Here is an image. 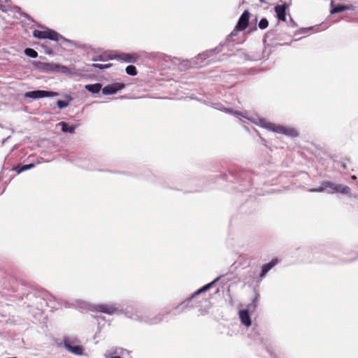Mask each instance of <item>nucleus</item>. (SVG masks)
<instances>
[{
  "mask_svg": "<svg viewBox=\"0 0 358 358\" xmlns=\"http://www.w3.org/2000/svg\"><path fill=\"white\" fill-rule=\"evenodd\" d=\"M69 102L62 101V100H58L57 101V105L58 108L60 109L66 108L69 106Z\"/></svg>",
  "mask_w": 358,
  "mask_h": 358,
  "instance_id": "nucleus-25",
  "label": "nucleus"
},
{
  "mask_svg": "<svg viewBox=\"0 0 358 358\" xmlns=\"http://www.w3.org/2000/svg\"><path fill=\"white\" fill-rule=\"evenodd\" d=\"M278 259H273L269 263L264 264L262 267L260 278H264L266 273L278 264Z\"/></svg>",
  "mask_w": 358,
  "mask_h": 358,
  "instance_id": "nucleus-16",
  "label": "nucleus"
},
{
  "mask_svg": "<svg viewBox=\"0 0 358 358\" xmlns=\"http://www.w3.org/2000/svg\"><path fill=\"white\" fill-rule=\"evenodd\" d=\"M275 11L277 15V17L279 20L285 21L286 20V4L277 5L275 6Z\"/></svg>",
  "mask_w": 358,
  "mask_h": 358,
  "instance_id": "nucleus-13",
  "label": "nucleus"
},
{
  "mask_svg": "<svg viewBox=\"0 0 358 358\" xmlns=\"http://www.w3.org/2000/svg\"><path fill=\"white\" fill-rule=\"evenodd\" d=\"M33 36L35 38H39V39H45L48 38L52 41H69L65 38H64L62 35L59 34L56 31L51 30L50 29H46L44 31H40V30H34L33 31Z\"/></svg>",
  "mask_w": 358,
  "mask_h": 358,
  "instance_id": "nucleus-3",
  "label": "nucleus"
},
{
  "mask_svg": "<svg viewBox=\"0 0 358 358\" xmlns=\"http://www.w3.org/2000/svg\"><path fill=\"white\" fill-rule=\"evenodd\" d=\"M258 297H259V295L257 294L256 298L254 299L251 305L249 306V308L250 307H252L253 308H255L256 306H257V300H258Z\"/></svg>",
  "mask_w": 358,
  "mask_h": 358,
  "instance_id": "nucleus-29",
  "label": "nucleus"
},
{
  "mask_svg": "<svg viewBox=\"0 0 358 358\" xmlns=\"http://www.w3.org/2000/svg\"><path fill=\"white\" fill-rule=\"evenodd\" d=\"M45 69L46 71H59V65L53 63L44 64Z\"/></svg>",
  "mask_w": 358,
  "mask_h": 358,
  "instance_id": "nucleus-20",
  "label": "nucleus"
},
{
  "mask_svg": "<svg viewBox=\"0 0 358 358\" xmlns=\"http://www.w3.org/2000/svg\"><path fill=\"white\" fill-rule=\"evenodd\" d=\"M34 165L33 164H26L22 166L20 169L19 170L18 173H20L22 171H27L28 169H30L31 168H33Z\"/></svg>",
  "mask_w": 358,
  "mask_h": 358,
  "instance_id": "nucleus-27",
  "label": "nucleus"
},
{
  "mask_svg": "<svg viewBox=\"0 0 358 358\" xmlns=\"http://www.w3.org/2000/svg\"><path fill=\"white\" fill-rule=\"evenodd\" d=\"M59 71L64 73H69V69L65 66L59 65Z\"/></svg>",
  "mask_w": 358,
  "mask_h": 358,
  "instance_id": "nucleus-28",
  "label": "nucleus"
},
{
  "mask_svg": "<svg viewBox=\"0 0 358 358\" xmlns=\"http://www.w3.org/2000/svg\"><path fill=\"white\" fill-rule=\"evenodd\" d=\"M220 279V277H217L213 281H212L211 282L204 285L203 287H202L201 289H199V290H197L196 292H195L191 298L194 297V296L196 295H198L202 292H206L208 291V289H210L213 285L216 282H217Z\"/></svg>",
  "mask_w": 358,
  "mask_h": 358,
  "instance_id": "nucleus-17",
  "label": "nucleus"
},
{
  "mask_svg": "<svg viewBox=\"0 0 358 358\" xmlns=\"http://www.w3.org/2000/svg\"><path fill=\"white\" fill-rule=\"evenodd\" d=\"M259 28L261 29H265L268 26V22L266 18H262L259 22Z\"/></svg>",
  "mask_w": 358,
  "mask_h": 358,
  "instance_id": "nucleus-23",
  "label": "nucleus"
},
{
  "mask_svg": "<svg viewBox=\"0 0 358 358\" xmlns=\"http://www.w3.org/2000/svg\"><path fill=\"white\" fill-rule=\"evenodd\" d=\"M354 6L351 4L344 5V4H336L333 1H331V10L330 13L331 14L338 13L345 10H353Z\"/></svg>",
  "mask_w": 358,
  "mask_h": 358,
  "instance_id": "nucleus-11",
  "label": "nucleus"
},
{
  "mask_svg": "<svg viewBox=\"0 0 358 358\" xmlns=\"http://www.w3.org/2000/svg\"><path fill=\"white\" fill-rule=\"evenodd\" d=\"M57 126H60L62 131L65 133L73 134L75 132L76 127L73 126H69L65 122H60Z\"/></svg>",
  "mask_w": 358,
  "mask_h": 358,
  "instance_id": "nucleus-18",
  "label": "nucleus"
},
{
  "mask_svg": "<svg viewBox=\"0 0 358 358\" xmlns=\"http://www.w3.org/2000/svg\"><path fill=\"white\" fill-rule=\"evenodd\" d=\"M215 108L220 110H224L227 113H231L234 115L236 116L237 117H244L254 124L259 125L263 128L266 129L268 131H272L273 132L278 133V134H285L289 136H296L298 133L296 130H295L293 128L290 127H286L280 124H275L271 122H269L266 121L264 118H261L259 116L253 115V116H247L245 114H243L242 113H240L238 111H234L231 109L224 108L222 107H218L217 104H216L214 106Z\"/></svg>",
  "mask_w": 358,
  "mask_h": 358,
  "instance_id": "nucleus-1",
  "label": "nucleus"
},
{
  "mask_svg": "<svg viewBox=\"0 0 358 358\" xmlns=\"http://www.w3.org/2000/svg\"><path fill=\"white\" fill-rule=\"evenodd\" d=\"M105 358H131L130 352L122 348H113L104 353Z\"/></svg>",
  "mask_w": 358,
  "mask_h": 358,
  "instance_id": "nucleus-5",
  "label": "nucleus"
},
{
  "mask_svg": "<svg viewBox=\"0 0 358 358\" xmlns=\"http://www.w3.org/2000/svg\"><path fill=\"white\" fill-rule=\"evenodd\" d=\"M57 95V93L53 92H48L45 90H35L26 92L24 94V97L35 99L43 97H52Z\"/></svg>",
  "mask_w": 358,
  "mask_h": 358,
  "instance_id": "nucleus-6",
  "label": "nucleus"
},
{
  "mask_svg": "<svg viewBox=\"0 0 358 358\" xmlns=\"http://www.w3.org/2000/svg\"><path fill=\"white\" fill-rule=\"evenodd\" d=\"M9 0H0V10H1L3 12H6L7 10L8 7L10 6L8 4V6L5 5L4 3H8Z\"/></svg>",
  "mask_w": 358,
  "mask_h": 358,
  "instance_id": "nucleus-24",
  "label": "nucleus"
},
{
  "mask_svg": "<svg viewBox=\"0 0 358 358\" xmlns=\"http://www.w3.org/2000/svg\"><path fill=\"white\" fill-rule=\"evenodd\" d=\"M125 87L124 83H115L105 86L102 89V93L105 95L114 94L117 92L124 89Z\"/></svg>",
  "mask_w": 358,
  "mask_h": 358,
  "instance_id": "nucleus-8",
  "label": "nucleus"
},
{
  "mask_svg": "<svg viewBox=\"0 0 358 358\" xmlns=\"http://www.w3.org/2000/svg\"><path fill=\"white\" fill-rule=\"evenodd\" d=\"M124 314L127 317L133 320L144 322L150 324L157 323L162 320L161 316L157 318L150 319L147 315H143L141 311L139 310H135L134 313H131L129 310H127Z\"/></svg>",
  "mask_w": 358,
  "mask_h": 358,
  "instance_id": "nucleus-4",
  "label": "nucleus"
},
{
  "mask_svg": "<svg viewBox=\"0 0 358 358\" xmlns=\"http://www.w3.org/2000/svg\"><path fill=\"white\" fill-rule=\"evenodd\" d=\"M113 58L122 60L127 63H135L138 58V55L137 54L120 53L110 57V59Z\"/></svg>",
  "mask_w": 358,
  "mask_h": 358,
  "instance_id": "nucleus-10",
  "label": "nucleus"
},
{
  "mask_svg": "<svg viewBox=\"0 0 358 358\" xmlns=\"http://www.w3.org/2000/svg\"><path fill=\"white\" fill-rule=\"evenodd\" d=\"M239 317L241 322L246 327H250L252 324L250 315L248 310H241L239 311Z\"/></svg>",
  "mask_w": 358,
  "mask_h": 358,
  "instance_id": "nucleus-15",
  "label": "nucleus"
},
{
  "mask_svg": "<svg viewBox=\"0 0 358 358\" xmlns=\"http://www.w3.org/2000/svg\"><path fill=\"white\" fill-rule=\"evenodd\" d=\"M78 305L81 308H88L91 310H94L97 312L106 313L108 315H113L115 313L119 312V309L113 304H97V305H90L85 301H78Z\"/></svg>",
  "mask_w": 358,
  "mask_h": 358,
  "instance_id": "nucleus-2",
  "label": "nucleus"
},
{
  "mask_svg": "<svg viewBox=\"0 0 358 358\" xmlns=\"http://www.w3.org/2000/svg\"><path fill=\"white\" fill-rule=\"evenodd\" d=\"M24 54L31 58H36L38 56L37 52L35 50L29 48L24 50Z\"/></svg>",
  "mask_w": 358,
  "mask_h": 358,
  "instance_id": "nucleus-21",
  "label": "nucleus"
},
{
  "mask_svg": "<svg viewBox=\"0 0 358 358\" xmlns=\"http://www.w3.org/2000/svg\"><path fill=\"white\" fill-rule=\"evenodd\" d=\"M340 165L343 169H344V170L347 169V165L345 162H340Z\"/></svg>",
  "mask_w": 358,
  "mask_h": 358,
  "instance_id": "nucleus-30",
  "label": "nucleus"
},
{
  "mask_svg": "<svg viewBox=\"0 0 358 358\" xmlns=\"http://www.w3.org/2000/svg\"><path fill=\"white\" fill-rule=\"evenodd\" d=\"M85 88L92 94H96L101 90V85L100 83L86 85Z\"/></svg>",
  "mask_w": 358,
  "mask_h": 358,
  "instance_id": "nucleus-19",
  "label": "nucleus"
},
{
  "mask_svg": "<svg viewBox=\"0 0 358 358\" xmlns=\"http://www.w3.org/2000/svg\"><path fill=\"white\" fill-rule=\"evenodd\" d=\"M91 66L92 67H94V68H98V69H104L109 68L111 66V64H92Z\"/></svg>",
  "mask_w": 358,
  "mask_h": 358,
  "instance_id": "nucleus-26",
  "label": "nucleus"
},
{
  "mask_svg": "<svg viewBox=\"0 0 358 358\" xmlns=\"http://www.w3.org/2000/svg\"><path fill=\"white\" fill-rule=\"evenodd\" d=\"M215 50L207 51L201 55H199L195 59L194 62L197 66H202L206 64L208 62L204 63V60L211 57Z\"/></svg>",
  "mask_w": 358,
  "mask_h": 358,
  "instance_id": "nucleus-12",
  "label": "nucleus"
},
{
  "mask_svg": "<svg viewBox=\"0 0 358 358\" xmlns=\"http://www.w3.org/2000/svg\"><path fill=\"white\" fill-rule=\"evenodd\" d=\"M93 61H102L103 59H101V56H97V57H95L92 59Z\"/></svg>",
  "mask_w": 358,
  "mask_h": 358,
  "instance_id": "nucleus-31",
  "label": "nucleus"
},
{
  "mask_svg": "<svg viewBox=\"0 0 358 358\" xmlns=\"http://www.w3.org/2000/svg\"><path fill=\"white\" fill-rule=\"evenodd\" d=\"M125 71L126 73L130 76H136L137 74L136 69L133 65H129L127 66Z\"/></svg>",
  "mask_w": 358,
  "mask_h": 358,
  "instance_id": "nucleus-22",
  "label": "nucleus"
},
{
  "mask_svg": "<svg viewBox=\"0 0 358 358\" xmlns=\"http://www.w3.org/2000/svg\"><path fill=\"white\" fill-rule=\"evenodd\" d=\"M249 18L250 13L248 10H245L241 15L235 29L231 32V35H234L236 31L244 30L248 25Z\"/></svg>",
  "mask_w": 358,
  "mask_h": 358,
  "instance_id": "nucleus-7",
  "label": "nucleus"
},
{
  "mask_svg": "<svg viewBox=\"0 0 358 358\" xmlns=\"http://www.w3.org/2000/svg\"><path fill=\"white\" fill-rule=\"evenodd\" d=\"M322 189H326L329 192H341L342 193H348L349 191V187L348 186H342L330 182H325L323 184Z\"/></svg>",
  "mask_w": 358,
  "mask_h": 358,
  "instance_id": "nucleus-9",
  "label": "nucleus"
},
{
  "mask_svg": "<svg viewBox=\"0 0 358 358\" xmlns=\"http://www.w3.org/2000/svg\"><path fill=\"white\" fill-rule=\"evenodd\" d=\"M65 348L71 353L76 355H81L83 353V349L80 345H73L69 342H64Z\"/></svg>",
  "mask_w": 358,
  "mask_h": 358,
  "instance_id": "nucleus-14",
  "label": "nucleus"
}]
</instances>
